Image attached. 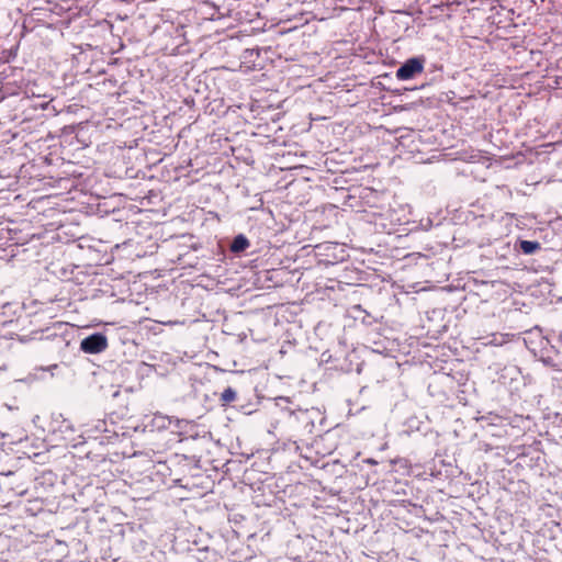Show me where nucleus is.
Wrapping results in <instances>:
<instances>
[{"instance_id":"9","label":"nucleus","mask_w":562,"mask_h":562,"mask_svg":"<svg viewBox=\"0 0 562 562\" xmlns=\"http://www.w3.org/2000/svg\"><path fill=\"white\" fill-rule=\"evenodd\" d=\"M60 369V364H57V363H54V364H49L47 367H40V368H36L35 369V372L33 373H30L27 375V378H25L23 381H34L36 379H41L42 375H40L38 373H45V372H50V375L54 376L56 375V372L57 370Z\"/></svg>"},{"instance_id":"17","label":"nucleus","mask_w":562,"mask_h":562,"mask_svg":"<svg viewBox=\"0 0 562 562\" xmlns=\"http://www.w3.org/2000/svg\"><path fill=\"white\" fill-rule=\"evenodd\" d=\"M65 427H66L67 429H68V428H69V429H72L69 423H67V424L65 425Z\"/></svg>"},{"instance_id":"10","label":"nucleus","mask_w":562,"mask_h":562,"mask_svg":"<svg viewBox=\"0 0 562 562\" xmlns=\"http://www.w3.org/2000/svg\"><path fill=\"white\" fill-rule=\"evenodd\" d=\"M172 424L175 425V428L177 429V431L180 436L187 434L189 427H193L192 422L187 420V419H179V418H175V417H173Z\"/></svg>"},{"instance_id":"8","label":"nucleus","mask_w":562,"mask_h":562,"mask_svg":"<svg viewBox=\"0 0 562 562\" xmlns=\"http://www.w3.org/2000/svg\"><path fill=\"white\" fill-rule=\"evenodd\" d=\"M536 340H539L541 350H543L546 348V346H543V345L548 344V341L541 336L540 333H531V331L527 333V336L524 338V342H525V346L528 349V351H530V352L537 351V349L532 346V344Z\"/></svg>"},{"instance_id":"4","label":"nucleus","mask_w":562,"mask_h":562,"mask_svg":"<svg viewBox=\"0 0 562 562\" xmlns=\"http://www.w3.org/2000/svg\"><path fill=\"white\" fill-rule=\"evenodd\" d=\"M82 351H103L108 348V338L102 333L92 334L80 341Z\"/></svg>"},{"instance_id":"6","label":"nucleus","mask_w":562,"mask_h":562,"mask_svg":"<svg viewBox=\"0 0 562 562\" xmlns=\"http://www.w3.org/2000/svg\"><path fill=\"white\" fill-rule=\"evenodd\" d=\"M85 432L88 438H92L94 440H99L101 442V438L105 434V428L108 427V418L97 419L92 423L86 425Z\"/></svg>"},{"instance_id":"19","label":"nucleus","mask_w":562,"mask_h":562,"mask_svg":"<svg viewBox=\"0 0 562 562\" xmlns=\"http://www.w3.org/2000/svg\"><path fill=\"white\" fill-rule=\"evenodd\" d=\"M117 395H119V391H115V392L113 393V397H115V396H117Z\"/></svg>"},{"instance_id":"2","label":"nucleus","mask_w":562,"mask_h":562,"mask_svg":"<svg viewBox=\"0 0 562 562\" xmlns=\"http://www.w3.org/2000/svg\"><path fill=\"white\" fill-rule=\"evenodd\" d=\"M319 363L325 364L326 370L345 373L353 371V363L352 360L348 358V353H322Z\"/></svg>"},{"instance_id":"5","label":"nucleus","mask_w":562,"mask_h":562,"mask_svg":"<svg viewBox=\"0 0 562 562\" xmlns=\"http://www.w3.org/2000/svg\"><path fill=\"white\" fill-rule=\"evenodd\" d=\"M173 422V417L162 415L160 413L154 414L148 422L144 424L145 430L148 431H162L168 429Z\"/></svg>"},{"instance_id":"1","label":"nucleus","mask_w":562,"mask_h":562,"mask_svg":"<svg viewBox=\"0 0 562 562\" xmlns=\"http://www.w3.org/2000/svg\"><path fill=\"white\" fill-rule=\"evenodd\" d=\"M293 403L289 397L279 396L276 398V406L284 414V423L288 428L299 437L311 435L315 427V420L319 416L316 408H299L290 406Z\"/></svg>"},{"instance_id":"7","label":"nucleus","mask_w":562,"mask_h":562,"mask_svg":"<svg viewBox=\"0 0 562 562\" xmlns=\"http://www.w3.org/2000/svg\"><path fill=\"white\" fill-rule=\"evenodd\" d=\"M122 428L116 425V423L112 418H108V427L105 428V434L101 438V443H112L114 442L120 435H124L121 432Z\"/></svg>"},{"instance_id":"13","label":"nucleus","mask_w":562,"mask_h":562,"mask_svg":"<svg viewBox=\"0 0 562 562\" xmlns=\"http://www.w3.org/2000/svg\"><path fill=\"white\" fill-rule=\"evenodd\" d=\"M539 248H540V244L538 241H531V240H521L520 241V249L526 255L533 254Z\"/></svg>"},{"instance_id":"14","label":"nucleus","mask_w":562,"mask_h":562,"mask_svg":"<svg viewBox=\"0 0 562 562\" xmlns=\"http://www.w3.org/2000/svg\"><path fill=\"white\" fill-rule=\"evenodd\" d=\"M236 396H237L236 391H235L233 387L228 386V387H226V389L221 393V401H222L224 404H228V403H231V402L235 401Z\"/></svg>"},{"instance_id":"18","label":"nucleus","mask_w":562,"mask_h":562,"mask_svg":"<svg viewBox=\"0 0 562 562\" xmlns=\"http://www.w3.org/2000/svg\"><path fill=\"white\" fill-rule=\"evenodd\" d=\"M367 462H368V463H375V461H374V460H372V459H369Z\"/></svg>"},{"instance_id":"11","label":"nucleus","mask_w":562,"mask_h":562,"mask_svg":"<svg viewBox=\"0 0 562 562\" xmlns=\"http://www.w3.org/2000/svg\"><path fill=\"white\" fill-rule=\"evenodd\" d=\"M426 356L429 359V360H427V363L434 370L435 373L436 372H443L446 370V367L443 366V363L447 362L446 360H441L439 362L438 359L432 357L431 353H426Z\"/></svg>"},{"instance_id":"15","label":"nucleus","mask_w":562,"mask_h":562,"mask_svg":"<svg viewBox=\"0 0 562 562\" xmlns=\"http://www.w3.org/2000/svg\"><path fill=\"white\" fill-rule=\"evenodd\" d=\"M539 360L547 367H551L557 371H562V367L551 356H541Z\"/></svg>"},{"instance_id":"3","label":"nucleus","mask_w":562,"mask_h":562,"mask_svg":"<svg viewBox=\"0 0 562 562\" xmlns=\"http://www.w3.org/2000/svg\"><path fill=\"white\" fill-rule=\"evenodd\" d=\"M424 71V59L422 58H409L407 59L397 70L396 78L398 80H409L416 75Z\"/></svg>"},{"instance_id":"12","label":"nucleus","mask_w":562,"mask_h":562,"mask_svg":"<svg viewBox=\"0 0 562 562\" xmlns=\"http://www.w3.org/2000/svg\"><path fill=\"white\" fill-rule=\"evenodd\" d=\"M248 246H249V241L247 240V238L244 237L243 235H239V236L234 238L233 244H232V250L236 251V252L237 251H243Z\"/></svg>"},{"instance_id":"16","label":"nucleus","mask_w":562,"mask_h":562,"mask_svg":"<svg viewBox=\"0 0 562 562\" xmlns=\"http://www.w3.org/2000/svg\"><path fill=\"white\" fill-rule=\"evenodd\" d=\"M356 371H357V373H360V371H361V368H360V363H359V362H357V363H356Z\"/></svg>"}]
</instances>
